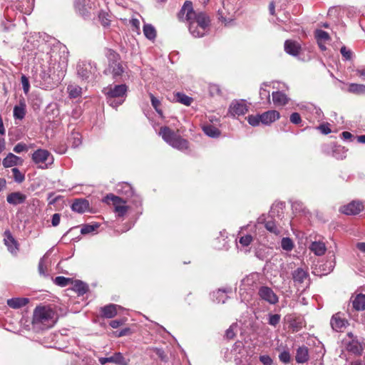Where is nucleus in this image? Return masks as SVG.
<instances>
[{"label": "nucleus", "instance_id": "338daca9", "mask_svg": "<svg viewBox=\"0 0 365 365\" xmlns=\"http://www.w3.org/2000/svg\"><path fill=\"white\" fill-rule=\"evenodd\" d=\"M129 331H130V329H128V328H125V329H123V330L120 331H119V332H118V333L116 332V333L115 334V336H118V337L123 336L127 335V334L129 333Z\"/></svg>", "mask_w": 365, "mask_h": 365}, {"label": "nucleus", "instance_id": "c756f323", "mask_svg": "<svg viewBox=\"0 0 365 365\" xmlns=\"http://www.w3.org/2000/svg\"><path fill=\"white\" fill-rule=\"evenodd\" d=\"M143 34L149 40H154L156 37V30L151 24H147L143 26Z\"/></svg>", "mask_w": 365, "mask_h": 365}, {"label": "nucleus", "instance_id": "f704fd0d", "mask_svg": "<svg viewBox=\"0 0 365 365\" xmlns=\"http://www.w3.org/2000/svg\"><path fill=\"white\" fill-rule=\"evenodd\" d=\"M265 227L266 229L269 231L270 232L276 235H280L281 233V230L280 228H279L274 222L273 221H267L265 223Z\"/></svg>", "mask_w": 365, "mask_h": 365}, {"label": "nucleus", "instance_id": "0e129e2a", "mask_svg": "<svg viewBox=\"0 0 365 365\" xmlns=\"http://www.w3.org/2000/svg\"><path fill=\"white\" fill-rule=\"evenodd\" d=\"M259 95L261 96V98H262V99L267 98L269 100V98H270L269 92L268 91H267L266 89L261 88Z\"/></svg>", "mask_w": 365, "mask_h": 365}, {"label": "nucleus", "instance_id": "a211bd4d", "mask_svg": "<svg viewBox=\"0 0 365 365\" xmlns=\"http://www.w3.org/2000/svg\"><path fill=\"white\" fill-rule=\"evenodd\" d=\"M6 237L4 239V243L7 247L9 251L11 254H16L19 248L18 244L14 238L11 236L9 232H5Z\"/></svg>", "mask_w": 365, "mask_h": 365}, {"label": "nucleus", "instance_id": "2eb2a0df", "mask_svg": "<svg viewBox=\"0 0 365 365\" xmlns=\"http://www.w3.org/2000/svg\"><path fill=\"white\" fill-rule=\"evenodd\" d=\"M330 324L332 329L336 331H341L348 324V321L345 319L340 313H336L332 316Z\"/></svg>", "mask_w": 365, "mask_h": 365}, {"label": "nucleus", "instance_id": "4c0bfd02", "mask_svg": "<svg viewBox=\"0 0 365 365\" xmlns=\"http://www.w3.org/2000/svg\"><path fill=\"white\" fill-rule=\"evenodd\" d=\"M282 248L285 251H291L294 247L292 240L289 237H283L281 242Z\"/></svg>", "mask_w": 365, "mask_h": 365}, {"label": "nucleus", "instance_id": "69168bd1", "mask_svg": "<svg viewBox=\"0 0 365 365\" xmlns=\"http://www.w3.org/2000/svg\"><path fill=\"white\" fill-rule=\"evenodd\" d=\"M225 293V290H222V289H219L217 292V299L218 300V302L225 303V299H221V298H222Z\"/></svg>", "mask_w": 365, "mask_h": 365}, {"label": "nucleus", "instance_id": "5701e85b", "mask_svg": "<svg viewBox=\"0 0 365 365\" xmlns=\"http://www.w3.org/2000/svg\"><path fill=\"white\" fill-rule=\"evenodd\" d=\"M7 202L12 205H18L24 202L26 200V195L19 192H15L7 196Z\"/></svg>", "mask_w": 365, "mask_h": 365}, {"label": "nucleus", "instance_id": "8fccbe9b", "mask_svg": "<svg viewBox=\"0 0 365 365\" xmlns=\"http://www.w3.org/2000/svg\"><path fill=\"white\" fill-rule=\"evenodd\" d=\"M14 151L16 153L26 152L28 151V147L25 143H19L14 146Z\"/></svg>", "mask_w": 365, "mask_h": 365}, {"label": "nucleus", "instance_id": "864d4df0", "mask_svg": "<svg viewBox=\"0 0 365 365\" xmlns=\"http://www.w3.org/2000/svg\"><path fill=\"white\" fill-rule=\"evenodd\" d=\"M340 52L342 55V56L346 59V60H350L351 58V51L349 49H347L345 46H342L341 48V50H340Z\"/></svg>", "mask_w": 365, "mask_h": 365}, {"label": "nucleus", "instance_id": "bf43d9fd", "mask_svg": "<svg viewBox=\"0 0 365 365\" xmlns=\"http://www.w3.org/2000/svg\"><path fill=\"white\" fill-rule=\"evenodd\" d=\"M354 72L356 76L363 79L365 78V66L358 67L354 70Z\"/></svg>", "mask_w": 365, "mask_h": 365}, {"label": "nucleus", "instance_id": "72a5a7b5", "mask_svg": "<svg viewBox=\"0 0 365 365\" xmlns=\"http://www.w3.org/2000/svg\"><path fill=\"white\" fill-rule=\"evenodd\" d=\"M67 89L71 98H76L81 94V88L77 85H69Z\"/></svg>", "mask_w": 365, "mask_h": 365}, {"label": "nucleus", "instance_id": "7ed1b4c3", "mask_svg": "<svg viewBox=\"0 0 365 365\" xmlns=\"http://www.w3.org/2000/svg\"><path fill=\"white\" fill-rule=\"evenodd\" d=\"M103 92L107 97L109 105L113 108H117L125 99L127 86L125 84L115 85L104 88Z\"/></svg>", "mask_w": 365, "mask_h": 365}, {"label": "nucleus", "instance_id": "e433bc0d", "mask_svg": "<svg viewBox=\"0 0 365 365\" xmlns=\"http://www.w3.org/2000/svg\"><path fill=\"white\" fill-rule=\"evenodd\" d=\"M98 17H99V20L101 21V24L104 27H108L110 26V15L108 14V13L102 11L99 13Z\"/></svg>", "mask_w": 365, "mask_h": 365}, {"label": "nucleus", "instance_id": "39448f33", "mask_svg": "<svg viewBox=\"0 0 365 365\" xmlns=\"http://www.w3.org/2000/svg\"><path fill=\"white\" fill-rule=\"evenodd\" d=\"M33 161L38 165V168L46 169L53 163V155L46 150L38 149L32 154Z\"/></svg>", "mask_w": 365, "mask_h": 365}, {"label": "nucleus", "instance_id": "58836bf2", "mask_svg": "<svg viewBox=\"0 0 365 365\" xmlns=\"http://www.w3.org/2000/svg\"><path fill=\"white\" fill-rule=\"evenodd\" d=\"M247 120L250 125L256 127L261 123L260 114L257 115H250L247 116Z\"/></svg>", "mask_w": 365, "mask_h": 365}, {"label": "nucleus", "instance_id": "9d476101", "mask_svg": "<svg viewBox=\"0 0 365 365\" xmlns=\"http://www.w3.org/2000/svg\"><path fill=\"white\" fill-rule=\"evenodd\" d=\"M344 347L350 352L355 354H360L362 351L361 344L354 337L351 333H348L342 340Z\"/></svg>", "mask_w": 365, "mask_h": 365}, {"label": "nucleus", "instance_id": "c85d7f7f", "mask_svg": "<svg viewBox=\"0 0 365 365\" xmlns=\"http://www.w3.org/2000/svg\"><path fill=\"white\" fill-rule=\"evenodd\" d=\"M202 130L207 136L211 138H217L220 135V130L212 125H204Z\"/></svg>", "mask_w": 365, "mask_h": 365}, {"label": "nucleus", "instance_id": "0eeeda50", "mask_svg": "<svg viewBox=\"0 0 365 365\" xmlns=\"http://www.w3.org/2000/svg\"><path fill=\"white\" fill-rule=\"evenodd\" d=\"M248 111V106L245 100H233L228 108L227 115L236 118L245 115Z\"/></svg>", "mask_w": 365, "mask_h": 365}, {"label": "nucleus", "instance_id": "bb28decb", "mask_svg": "<svg viewBox=\"0 0 365 365\" xmlns=\"http://www.w3.org/2000/svg\"><path fill=\"white\" fill-rule=\"evenodd\" d=\"M308 274L302 268H297L292 273V277L295 282L302 283L307 278Z\"/></svg>", "mask_w": 365, "mask_h": 365}, {"label": "nucleus", "instance_id": "ddd939ff", "mask_svg": "<svg viewBox=\"0 0 365 365\" xmlns=\"http://www.w3.org/2000/svg\"><path fill=\"white\" fill-rule=\"evenodd\" d=\"M98 361L101 365L112 363L116 365H128V360L120 352H115L112 355L106 357H98Z\"/></svg>", "mask_w": 365, "mask_h": 365}, {"label": "nucleus", "instance_id": "4be33fe9", "mask_svg": "<svg viewBox=\"0 0 365 365\" xmlns=\"http://www.w3.org/2000/svg\"><path fill=\"white\" fill-rule=\"evenodd\" d=\"M309 249L317 256L323 255L327 250L325 244L321 241L312 242L309 246Z\"/></svg>", "mask_w": 365, "mask_h": 365}, {"label": "nucleus", "instance_id": "dca6fc26", "mask_svg": "<svg viewBox=\"0 0 365 365\" xmlns=\"http://www.w3.org/2000/svg\"><path fill=\"white\" fill-rule=\"evenodd\" d=\"M260 117L261 123L263 125H269L278 120L280 118V114L277 110H271L260 114Z\"/></svg>", "mask_w": 365, "mask_h": 365}, {"label": "nucleus", "instance_id": "4d7b16f0", "mask_svg": "<svg viewBox=\"0 0 365 365\" xmlns=\"http://www.w3.org/2000/svg\"><path fill=\"white\" fill-rule=\"evenodd\" d=\"M279 358L281 361L287 364L290 361V354L288 351H283L279 354Z\"/></svg>", "mask_w": 365, "mask_h": 365}, {"label": "nucleus", "instance_id": "6ab92c4d", "mask_svg": "<svg viewBox=\"0 0 365 365\" xmlns=\"http://www.w3.org/2000/svg\"><path fill=\"white\" fill-rule=\"evenodd\" d=\"M89 207V203L88 200L85 199H78L73 202L71 208L73 211L78 213H83L86 212Z\"/></svg>", "mask_w": 365, "mask_h": 365}, {"label": "nucleus", "instance_id": "e2e57ef3", "mask_svg": "<svg viewBox=\"0 0 365 365\" xmlns=\"http://www.w3.org/2000/svg\"><path fill=\"white\" fill-rule=\"evenodd\" d=\"M319 130L324 134H329L331 133V129L329 128L327 125L322 124L319 126Z\"/></svg>", "mask_w": 365, "mask_h": 365}, {"label": "nucleus", "instance_id": "cd10ccee", "mask_svg": "<svg viewBox=\"0 0 365 365\" xmlns=\"http://www.w3.org/2000/svg\"><path fill=\"white\" fill-rule=\"evenodd\" d=\"M71 284L72 289L80 295L85 294L88 290V286L81 281L76 280L71 282Z\"/></svg>", "mask_w": 365, "mask_h": 365}, {"label": "nucleus", "instance_id": "f03ea898", "mask_svg": "<svg viewBox=\"0 0 365 365\" xmlns=\"http://www.w3.org/2000/svg\"><path fill=\"white\" fill-rule=\"evenodd\" d=\"M56 322L53 310L48 307H38L34 309L32 324L36 330L52 327Z\"/></svg>", "mask_w": 365, "mask_h": 365}, {"label": "nucleus", "instance_id": "4468645a", "mask_svg": "<svg viewBox=\"0 0 365 365\" xmlns=\"http://www.w3.org/2000/svg\"><path fill=\"white\" fill-rule=\"evenodd\" d=\"M364 205L358 201H353L340 208V211L345 215H357L364 210Z\"/></svg>", "mask_w": 365, "mask_h": 365}, {"label": "nucleus", "instance_id": "5fc2aeb1", "mask_svg": "<svg viewBox=\"0 0 365 365\" xmlns=\"http://www.w3.org/2000/svg\"><path fill=\"white\" fill-rule=\"evenodd\" d=\"M150 100L152 106L154 107V108L156 110L158 113H160V110L158 109V107L160 105V102L158 99H157L152 93H150Z\"/></svg>", "mask_w": 365, "mask_h": 365}, {"label": "nucleus", "instance_id": "b1692460", "mask_svg": "<svg viewBox=\"0 0 365 365\" xmlns=\"http://www.w3.org/2000/svg\"><path fill=\"white\" fill-rule=\"evenodd\" d=\"M29 303V299L24 297L12 298L7 300L9 307L13 309H19Z\"/></svg>", "mask_w": 365, "mask_h": 365}, {"label": "nucleus", "instance_id": "7c9ffc66", "mask_svg": "<svg viewBox=\"0 0 365 365\" xmlns=\"http://www.w3.org/2000/svg\"><path fill=\"white\" fill-rule=\"evenodd\" d=\"M175 100L185 106H190L192 102V98L182 93H177L175 95Z\"/></svg>", "mask_w": 365, "mask_h": 365}, {"label": "nucleus", "instance_id": "3c124183", "mask_svg": "<svg viewBox=\"0 0 365 365\" xmlns=\"http://www.w3.org/2000/svg\"><path fill=\"white\" fill-rule=\"evenodd\" d=\"M252 241V237L250 235L242 236L240 238L239 242L242 246H248Z\"/></svg>", "mask_w": 365, "mask_h": 365}, {"label": "nucleus", "instance_id": "f3484780", "mask_svg": "<svg viewBox=\"0 0 365 365\" xmlns=\"http://www.w3.org/2000/svg\"><path fill=\"white\" fill-rule=\"evenodd\" d=\"M272 96L273 103L277 107L284 106L289 101V98L287 96V95L281 91L273 92Z\"/></svg>", "mask_w": 365, "mask_h": 365}, {"label": "nucleus", "instance_id": "a18cd8bd", "mask_svg": "<svg viewBox=\"0 0 365 365\" xmlns=\"http://www.w3.org/2000/svg\"><path fill=\"white\" fill-rule=\"evenodd\" d=\"M21 82L22 84L23 90L25 94H28L30 89V84L29 79L26 76L23 75L21 78Z\"/></svg>", "mask_w": 365, "mask_h": 365}, {"label": "nucleus", "instance_id": "f8f14e48", "mask_svg": "<svg viewBox=\"0 0 365 365\" xmlns=\"http://www.w3.org/2000/svg\"><path fill=\"white\" fill-rule=\"evenodd\" d=\"M258 294L261 299L268 302L270 304H276L279 301V297L274 291L269 287L262 286L259 289Z\"/></svg>", "mask_w": 365, "mask_h": 365}, {"label": "nucleus", "instance_id": "423d86ee", "mask_svg": "<svg viewBox=\"0 0 365 365\" xmlns=\"http://www.w3.org/2000/svg\"><path fill=\"white\" fill-rule=\"evenodd\" d=\"M235 8L230 0H222V7L218 9V18L222 22L227 24L233 21Z\"/></svg>", "mask_w": 365, "mask_h": 365}, {"label": "nucleus", "instance_id": "09e8293b", "mask_svg": "<svg viewBox=\"0 0 365 365\" xmlns=\"http://www.w3.org/2000/svg\"><path fill=\"white\" fill-rule=\"evenodd\" d=\"M130 25L133 27V31H135L138 34H140V22L139 19L133 18L130 21Z\"/></svg>", "mask_w": 365, "mask_h": 365}, {"label": "nucleus", "instance_id": "680f3d73", "mask_svg": "<svg viewBox=\"0 0 365 365\" xmlns=\"http://www.w3.org/2000/svg\"><path fill=\"white\" fill-rule=\"evenodd\" d=\"M60 219H61V217H60L59 214H58V213L54 214L52 216V220H51L52 225L54 227L58 225V224L60 223Z\"/></svg>", "mask_w": 365, "mask_h": 365}, {"label": "nucleus", "instance_id": "c03bdc74", "mask_svg": "<svg viewBox=\"0 0 365 365\" xmlns=\"http://www.w3.org/2000/svg\"><path fill=\"white\" fill-rule=\"evenodd\" d=\"M11 171L13 173L14 178L16 182H22L24 180V175L18 168H12Z\"/></svg>", "mask_w": 365, "mask_h": 365}, {"label": "nucleus", "instance_id": "aec40b11", "mask_svg": "<svg viewBox=\"0 0 365 365\" xmlns=\"http://www.w3.org/2000/svg\"><path fill=\"white\" fill-rule=\"evenodd\" d=\"M22 160L13 153H9L3 160V165L5 168H11L16 165L21 164Z\"/></svg>", "mask_w": 365, "mask_h": 365}, {"label": "nucleus", "instance_id": "a19ab883", "mask_svg": "<svg viewBox=\"0 0 365 365\" xmlns=\"http://www.w3.org/2000/svg\"><path fill=\"white\" fill-rule=\"evenodd\" d=\"M315 37L317 41H327L329 39V35L327 32L323 30H317L315 32Z\"/></svg>", "mask_w": 365, "mask_h": 365}, {"label": "nucleus", "instance_id": "6e6552de", "mask_svg": "<svg viewBox=\"0 0 365 365\" xmlns=\"http://www.w3.org/2000/svg\"><path fill=\"white\" fill-rule=\"evenodd\" d=\"M108 56L110 62L106 72L112 73L114 76H120L123 72V68L120 63L118 62V55L115 51L109 50Z\"/></svg>", "mask_w": 365, "mask_h": 365}, {"label": "nucleus", "instance_id": "9b49d317", "mask_svg": "<svg viewBox=\"0 0 365 365\" xmlns=\"http://www.w3.org/2000/svg\"><path fill=\"white\" fill-rule=\"evenodd\" d=\"M105 200L107 202L109 201L113 202L115 211L118 213V216H123L128 210V207L125 205V201L114 195H108L106 197Z\"/></svg>", "mask_w": 365, "mask_h": 365}, {"label": "nucleus", "instance_id": "1a4fd4ad", "mask_svg": "<svg viewBox=\"0 0 365 365\" xmlns=\"http://www.w3.org/2000/svg\"><path fill=\"white\" fill-rule=\"evenodd\" d=\"M96 72V67L91 62L81 61L77 65L78 75L83 80H88Z\"/></svg>", "mask_w": 365, "mask_h": 365}, {"label": "nucleus", "instance_id": "a878e982", "mask_svg": "<svg viewBox=\"0 0 365 365\" xmlns=\"http://www.w3.org/2000/svg\"><path fill=\"white\" fill-rule=\"evenodd\" d=\"M118 309H120V307L116 304H109L103 307L101 311L103 317L106 318H113L117 314Z\"/></svg>", "mask_w": 365, "mask_h": 365}, {"label": "nucleus", "instance_id": "473e14b6", "mask_svg": "<svg viewBox=\"0 0 365 365\" xmlns=\"http://www.w3.org/2000/svg\"><path fill=\"white\" fill-rule=\"evenodd\" d=\"M348 91L354 93H364L365 85L358 83H349Z\"/></svg>", "mask_w": 365, "mask_h": 365}, {"label": "nucleus", "instance_id": "79ce46f5", "mask_svg": "<svg viewBox=\"0 0 365 365\" xmlns=\"http://www.w3.org/2000/svg\"><path fill=\"white\" fill-rule=\"evenodd\" d=\"M255 279H256V274H252L242 279V286L251 287L255 284Z\"/></svg>", "mask_w": 365, "mask_h": 365}, {"label": "nucleus", "instance_id": "412c9836", "mask_svg": "<svg viewBox=\"0 0 365 365\" xmlns=\"http://www.w3.org/2000/svg\"><path fill=\"white\" fill-rule=\"evenodd\" d=\"M285 51L292 56H297L300 51V46L296 41L287 40L284 43Z\"/></svg>", "mask_w": 365, "mask_h": 365}, {"label": "nucleus", "instance_id": "6e6d98bb", "mask_svg": "<svg viewBox=\"0 0 365 365\" xmlns=\"http://www.w3.org/2000/svg\"><path fill=\"white\" fill-rule=\"evenodd\" d=\"M125 322V319L113 320L110 322V326L113 329H116L120 326L123 325Z\"/></svg>", "mask_w": 365, "mask_h": 365}, {"label": "nucleus", "instance_id": "ea45409f", "mask_svg": "<svg viewBox=\"0 0 365 365\" xmlns=\"http://www.w3.org/2000/svg\"><path fill=\"white\" fill-rule=\"evenodd\" d=\"M237 331V324L233 323L230 327L226 330L225 336L227 339H233Z\"/></svg>", "mask_w": 365, "mask_h": 365}, {"label": "nucleus", "instance_id": "20e7f679", "mask_svg": "<svg viewBox=\"0 0 365 365\" xmlns=\"http://www.w3.org/2000/svg\"><path fill=\"white\" fill-rule=\"evenodd\" d=\"M159 134L166 143L175 148L182 150L188 147L187 141L175 135L168 127H162Z\"/></svg>", "mask_w": 365, "mask_h": 365}, {"label": "nucleus", "instance_id": "f257e3e1", "mask_svg": "<svg viewBox=\"0 0 365 365\" xmlns=\"http://www.w3.org/2000/svg\"><path fill=\"white\" fill-rule=\"evenodd\" d=\"M180 18L188 21L189 31L195 38L203 36L209 29V17L203 12L195 11L190 1L185 2L180 13Z\"/></svg>", "mask_w": 365, "mask_h": 365}, {"label": "nucleus", "instance_id": "2f4dec72", "mask_svg": "<svg viewBox=\"0 0 365 365\" xmlns=\"http://www.w3.org/2000/svg\"><path fill=\"white\" fill-rule=\"evenodd\" d=\"M26 114L25 105L21 103L19 106H16L14 108V117L16 119L21 120L24 118Z\"/></svg>", "mask_w": 365, "mask_h": 365}, {"label": "nucleus", "instance_id": "37998d69", "mask_svg": "<svg viewBox=\"0 0 365 365\" xmlns=\"http://www.w3.org/2000/svg\"><path fill=\"white\" fill-rule=\"evenodd\" d=\"M54 282L57 285L65 287L71 283L72 281L69 278L59 276L55 278Z\"/></svg>", "mask_w": 365, "mask_h": 365}, {"label": "nucleus", "instance_id": "603ef678", "mask_svg": "<svg viewBox=\"0 0 365 365\" xmlns=\"http://www.w3.org/2000/svg\"><path fill=\"white\" fill-rule=\"evenodd\" d=\"M46 255H44L39 261L38 263V272L41 275L45 276L46 274V267L44 264V259H45Z\"/></svg>", "mask_w": 365, "mask_h": 365}, {"label": "nucleus", "instance_id": "49530a36", "mask_svg": "<svg viewBox=\"0 0 365 365\" xmlns=\"http://www.w3.org/2000/svg\"><path fill=\"white\" fill-rule=\"evenodd\" d=\"M98 227L97 225H86L81 228V233L83 235L88 234L96 230Z\"/></svg>", "mask_w": 365, "mask_h": 365}, {"label": "nucleus", "instance_id": "393cba45", "mask_svg": "<svg viewBox=\"0 0 365 365\" xmlns=\"http://www.w3.org/2000/svg\"><path fill=\"white\" fill-rule=\"evenodd\" d=\"M295 359L297 362L299 364H303L307 361L309 359V351L307 347H299L297 349Z\"/></svg>", "mask_w": 365, "mask_h": 365}, {"label": "nucleus", "instance_id": "c9c22d12", "mask_svg": "<svg viewBox=\"0 0 365 365\" xmlns=\"http://www.w3.org/2000/svg\"><path fill=\"white\" fill-rule=\"evenodd\" d=\"M121 188L118 189V190L125 195L127 197H132L133 195V190L131 185L128 183L124 182L120 185Z\"/></svg>", "mask_w": 365, "mask_h": 365}, {"label": "nucleus", "instance_id": "774afa93", "mask_svg": "<svg viewBox=\"0 0 365 365\" xmlns=\"http://www.w3.org/2000/svg\"><path fill=\"white\" fill-rule=\"evenodd\" d=\"M81 365H95L92 359L85 358L82 360Z\"/></svg>", "mask_w": 365, "mask_h": 365}, {"label": "nucleus", "instance_id": "052dcab7", "mask_svg": "<svg viewBox=\"0 0 365 365\" xmlns=\"http://www.w3.org/2000/svg\"><path fill=\"white\" fill-rule=\"evenodd\" d=\"M259 360L264 365H272V359L267 355L261 356Z\"/></svg>", "mask_w": 365, "mask_h": 365}, {"label": "nucleus", "instance_id": "13d9d810", "mask_svg": "<svg viewBox=\"0 0 365 365\" xmlns=\"http://www.w3.org/2000/svg\"><path fill=\"white\" fill-rule=\"evenodd\" d=\"M290 121L294 124H299L301 123V117L298 113H293L290 115Z\"/></svg>", "mask_w": 365, "mask_h": 365}, {"label": "nucleus", "instance_id": "de8ad7c7", "mask_svg": "<svg viewBox=\"0 0 365 365\" xmlns=\"http://www.w3.org/2000/svg\"><path fill=\"white\" fill-rule=\"evenodd\" d=\"M280 321L279 314H269L268 322L270 325L275 327Z\"/></svg>", "mask_w": 365, "mask_h": 365}]
</instances>
